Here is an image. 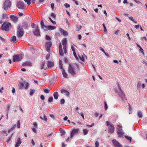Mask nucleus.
Returning <instances> with one entry per match:
<instances>
[{
	"label": "nucleus",
	"instance_id": "obj_1",
	"mask_svg": "<svg viewBox=\"0 0 147 147\" xmlns=\"http://www.w3.org/2000/svg\"><path fill=\"white\" fill-rule=\"evenodd\" d=\"M118 90L117 89H116L115 90V92L117 94L119 97L121 98L123 101L125 102L127 100L126 97L125 96L124 92L122 90L119 84H118Z\"/></svg>",
	"mask_w": 147,
	"mask_h": 147
},
{
	"label": "nucleus",
	"instance_id": "obj_2",
	"mask_svg": "<svg viewBox=\"0 0 147 147\" xmlns=\"http://www.w3.org/2000/svg\"><path fill=\"white\" fill-rule=\"evenodd\" d=\"M23 55L22 54L14 55L13 57V61L14 62H18L22 59Z\"/></svg>",
	"mask_w": 147,
	"mask_h": 147
},
{
	"label": "nucleus",
	"instance_id": "obj_3",
	"mask_svg": "<svg viewBox=\"0 0 147 147\" xmlns=\"http://www.w3.org/2000/svg\"><path fill=\"white\" fill-rule=\"evenodd\" d=\"M24 33V31L23 30V28L21 27L20 25H19L17 30V36L19 38L22 37Z\"/></svg>",
	"mask_w": 147,
	"mask_h": 147
},
{
	"label": "nucleus",
	"instance_id": "obj_4",
	"mask_svg": "<svg viewBox=\"0 0 147 147\" xmlns=\"http://www.w3.org/2000/svg\"><path fill=\"white\" fill-rule=\"evenodd\" d=\"M11 5L10 1L9 0H5L4 3L3 8L4 10H6L10 8Z\"/></svg>",
	"mask_w": 147,
	"mask_h": 147
},
{
	"label": "nucleus",
	"instance_id": "obj_5",
	"mask_svg": "<svg viewBox=\"0 0 147 147\" xmlns=\"http://www.w3.org/2000/svg\"><path fill=\"white\" fill-rule=\"evenodd\" d=\"M11 25L10 23H7L5 22L3 23V25L1 26V29L4 30L5 31H7L9 30V26Z\"/></svg>",
	"mask_w": 147,
	"mask_h": 147
},
{
	"label": "nucleus",
	"instance_id": "obj_6",
	"mask_svg": "<svg viewBox=\"0 0 147 147\" xmlns=\"http://www.w3.org/2000/svg\"><path fill=\"white\" fill-rule=\"evenodd\" d=\"M118 129L117 133L119 137L121 138L123 137V135L124 134V133L122 131V127L118 125H117Z\"/></svg>",
	"mask_w": 147,
	"mask_h": 147
},
{
	"label": "nucleus",
	"instance_id": "obj_7",
	"mask_svg": "<svg viewBox=\"0 0 147 147\" xmlns=\"http://www.w3.org/2000/svg\"><path fill=\"white\" fill-rule=\"evenodd\" d=\"M16 6L18 9H24L26 7V6L24 4V2L21 1H19L18 2Z\"/></svg>",
	"mask_w": 147,
	"mask_h": 147
},
{
	"label": "nucleus",
	"instance_id": "obj_8",
	"mask_svg": "<svg viewBox=\"0 0 147 147\" xmlns=\"http://www.w3.org/2000/svg\"><path fill=\"white\" fill-rule=\"evenodd\" d=\"M68 71V72L72 76H74L76 75V73L70 64H69Z\"/></svg>",
	"mask_w": 147,
	"mask_h": 147
},
{
	"label": "nucleus",
	"instance_id": "obj_9",
	"mask_svg": "<svg viewBox=\"0 0 147 147\" xmlns=\"http://www.w3.org/2000/svg\"><path fill=\"white\" fill-rule=\"evenodd\" d=\"M33 34L36 36H40V32L39 30L38 29V26H37L35 29L33 31Z\"/></svg>",
	"mask_w": 147,
	"mask_h": 147
},
{
	"label": "nucleus",
	"instance_id": "obj_10",
	"mask_svg": "<svg viewBox=\"0 0 147 147\" xmlns=\"http://www.w3.org/2000/svg\"><path fill=\"white\" fill-rule=\"evenodd\" d=\"M52 45V42H47L45 44V47L46 50L49 52L50 51V48Z\"/></svg>",
	"mask_w": 147,
	"mask_h": 147
},
{
	"label": "nucleus",
	"instance_id": "obj_11",
	"mask_svg": "<svg viewBox=\"0 0 147 147\" xmlns=\"http://www.w3.org/2000/svg\"><path fill=\"white\" fill-rule=\"evenodd\" d=\"M114 127L113 124L110 125V126L108 128V132L109 133L112 134L114 132Z\"/></svg>",
	"mask_w": 147,
	"mask_h": 147
},
{
	"label": "nucleus",
	"instance_id": "obj_12",
	"mask_svg": "<svg viewBox=\"0 0 147 147\" xmlns=\"http://www.w3.org/2000/svg\"><path fill=\"white\" fill-rule=\"evenodd\" d=\"M21 27L24 28L25 29H28L30 27V25L28 23L26 22H24L22 23V26Z\"/></svg>",
	"mask_w": 147,
	"mask_h": 147
},
{
	"label": "nucleus",
	"instance_id": "obj_13",
	"mask_svg": "<svg viewBox=\"0 0 147 147\" xmlns=\"http://www.w3.org/2000/svg\"><path fill=\"white\" fill-rule=\"evenodd\" d=\"M79 129H73L71 131V134H70V137L71 138H72L73 137L74 135L75 134L77 133L79 131Z\"/></svg>",
	"mask_w": 147,
	"mask_h": 147
},
{
	"label": "nucleus",
	"instance_id": "obj_14",
	"mask_svg": "<svg viewBox=\"0 0 147 147\" xmlns=\"http://www.w3.org/2000/svg\"><path fill=\"white\" fill-rule=\"evenodd\" d=\"M112 142L115 147H121V145L116 140H113Z\"/></svg>",
	"mask_w": 147,
	"mask_h": 147
},
{
	"label": "nucleus",
	"instance_id": "obj_15",
	"mask_svg": "<svg viewBox=\"0 0 147 147\" xmlns=\"http://www.w3.org/2000/svg\"><path fill=\"white\" fill-rule=\"evenodd\" d=\"M10 18L11 20L14 23H16L17 21L18 18L17 16H15L13 15L10 16Z\"/></svg>",
	"mask_w": 147,
	"mask_h": 147
},
{
	"label": "nucleus",
	"instance_id": "obj_16",
	"mask_svg": "<svg viewBox=\"0 0 147 147\" xmlns=\"http://www.w3.org/2000/svg\"><path fill=\"white\" fill-rule=\"evenodd\" d=\"M59 31L64 36H67L68 35L67 32L65 30H63L62 28H60L59 29Z\"/></svg>",
	"mask_w": 147,
	"mask_h": 147
},
{
	"label": "nucleus",
	"instance_id": "obj_17",
	"mask_svg": "<svg viewBox=\"0 0 147 147\" xmlns=\"http://www.w3.org/2000/svg\"><path fill=\"white\" fill-rule=\"evenodd\" d=\"M45 28L49 30H53L55 29L56 27L52 26H46Z\"/></svg>",
	"mask_w": 147,
	"mask_h": 147
},
{
	"label": "nucleus",
	"instance_id": "obj_18",
	"mask_svg": "<svg viewBox=\"0 0 147 147\" xmlns=\"http://www.w3.org/2000/svg\"><path fill=\"white\" fill-rule=\"evenodd\" d=\"M54 63L51 61H48L47 63V66L48 68H50L54 66Z\"/></svg>",
	"mask_w": 147,
	"mask_h": 147
},
{
	"label": "nucleus",
	"instance_id": "obj_19",
	"mask_svg": "<svg viewBox=\"0 0 147 147\" xmlns=\"http://www.w3.org/2000/svg\"><path fill=\"white\" fill-rule=\"evenodd\" d=\"M22 142L21 141L20 138H18V139L17 142L16 144L15 147H19Z\"/></svg>",
	"mask_w": 147,
	"mask_h": 147
},
{
	"label": "nucleus",
	"instance_id": "obj_20",
	"mask_svg": "<svg viewBox=\"0 0 147 147\" xmlns=\"http://www.w3.org/2000/svg\"><path fill=\"white\" fill-rule=\"evenodd\" d=\"M22 65L24 67L26 66H31L32 65L31 63L30 62L26 61L22 63Z\"/></svg>",
	"mask_w": 147,
	"mask_h": 147
},
{
	"label": "nucleus",
	"instance_id": "obj_21",
	"mask_svg": "<svg viewBox=\"0 0 147 147\" xmlns=\"http://www.w3.org/2000/svg\"><path fill=\"white\" fill-rule=\"evenodd\" d=\"M10 105L9 104H7V109H6V116H7V119H8V114L9 113L10 108Z\"/></svg>",
	"mask_w": 147,
	"mask_h": 147
},
{
	"label": "nucleus",
	"instance_id": "obj_22",
	"mask_svg": "<svg viewBox=\"0 0 147 147\" xmlns=\"http://www.w3.org/2000/svg\"><path fill=\"white\" fill-rule=\"evenodd\" d=\"M10 41L11 42L16 43L17 42L16 38L15 36H13L10 39Z\"/></svg>",
	"mask_w": 147,
	"mask_h": 147
},
{
	"label": "nucleus",
	"instance_id": "obj_23",
	"mask_svg": "<svg viewBox=\"0 0 147 147\" xmlns=\"http://www.w3.org/2000/svg\"><path fill=\"white\" fill-rule=\"evenodd\" d=\"M62 45L63 47H66L67 39L66 38H64L62 40Z\"/></svg>",
	"mask_w": 147,
	"mask_h": 147
},
{
	"label": "nucleus",
	"instance_id": "obj_24",
	"mask_svg": "<svg viewBox=\"0 0 147 147\" xmlns=\"http://www.w3.org/2000/svg\"><path fill=\"white\" fill-rule=\"evenodd\" d=\"M62 74L63 75L65 78H66L67 77V75L64 69H63L62 70Z\"/></svg>",
	"mask_w": 147,
	"mask_h": 147
},
{
	"label": "nucleus",
	"instance_id": "obj_25",
	"mask_svg": "<svg viewBox=\"0 0 147 147\" xmlns=\"http://www.w3.org/2000/svg\"><path fill=\"white\" fill-rule=\"evenodd\" d=\"M53 96L54 98L56 100H57L59 96L58 92H55L53 94Z\"/></svg>",
	"mask_w": 147,
	"mask_h": 147
},
{
	"label": "nucleus",
	"instance_id": "obj_26",
	"mask_svg": "<svg viewBox=\"0 0 147 147\" xmlns=\"http://www.w3.org/2000/svg\"><path fill=\"white\" fill-rule=\"evenodd\" d=\"M59 131H60V132L61 134V136L64 135L65 134L66 132L64 129H62L61 128H60Z\"/></svg>",
	"mask_w": 147,
	"mask_h": 147
},
{
	"label": "nucleus",
	"instance_id": "obj_27",
	"mask_svg": "<svg viewBox=\"0 0 147 147\" xmlns=\"http://www.w3.org/2000/svg\"><path fill=\"white\" fill-rule=\"evenodd\" d=\"M40 119H41L43 120H44V121H47V118L45 114L44 115L43 117H42L41 116H40Z\"/></svg>",
	"mask_w": 147,
	"mask_h": 147
},
{
	"label": "nucleus",
	"instance_id": "obj_28",
	"mask_svg": "<svg viewBox=\"0 0 147 147\" xmlns=\"http://www.w3.org/2000/svg\"><path fill=\"white\" fill-rule=\"evenodd\" d=\"M138 115L139 118H142L143 117L142 112L140 111L138 112Z\"/></svg>",
	"mask_w": 147,
	"mask_h": 147
},
{
	"label": "nucleus",
	"instance_id": "obj_29",
	"mask_svg": "<svg viewBox=\"0 0 147 147\" xmlns=\"http://www.w3.org/2000/svg\"><path fill=\"white\" fill-rule=\"evenodd\" d=\"M8 16V15L7 13H3L2 15V16L1 17V19H4L7 18V17Z\"/></svg>",
	"mask_w": 147,
	"mask_h": 147
},
{
	"label": "nucleus",
	"instance_id": "obj_30",
	"mask_svg": "<svg viewBox=\"0 0 147 147\" xmlns=\"http://www.w3.org/2000/svg\"><path fill=\"white\" fill-rule=\"evenodd\" d=\"M24 84L25 85V86L24 87V88L25 89H27L29 86V83L27 82H24Z\"/></svg>",
	"mask_w": 147,
	"mask_h": 147
},
{
	"label": "nucleus",
	"instance_id": "obj_31",
	"mask_svg": "<svg viewBox=\"0 0 147 147\" xmlns=\"http://www.w3.org/2000/svg\"><path fill=\"white\" fill-rule=\"evenodd\" d=\"M45 61H43L42 62V63L41 65V67H40L41 69H46V67H44V66L45 65Z\"/></svg>",
	"mask_w": 147,
	"mask_h": 147
},
{
	"label": "nucleus",
	"instance_id": "obj_32",
	"mask_svg": "<svg viewBox=\"0 0 147 147\" xmlns=\"http://www.w3.org/2000/svg\"><path fill=\"white\" fill-rule=\"evenodd\" d=\"M40 25L41 28L42 29H43L45 27V28L46 26L45 25L43 21L42 20L40 22Z\"/></svg>",
	"mask_w": 147,
	"mask_h": 147
},
{
	"label": "nucleus",
	"instance_id": "obj_33",
	"mask_svg": "<svg viewBox=\"0 0 147 147\" xmlns=\"http://www.w3.org/2000/svg\"><path fill=\"white\" fill-rule=\"evenodd\" d=\"M35 90H33L32 89H30V94L31 96L33 95V94L35 92Z\"/></svg>",
	"mask_w": 147,
	"mask_h": 147
},
{
	"label": "nucleus",
	"instance_id": "obj_34",
	"mask_svg": "<svg viewBox=\"0 0 147 147\" xmlns=\"http://www.w3.org/2000/svg\"><path fill=\"white\" fill-rule=\"evenodd\" d=\"M24 83H20L19 88L20 89H22L24 88Z\"/></svg>",
	"mask_w": 147,
	"mask_h": 147
},
{
	"label": "nucleus",
	"instance_id": "obj_35",
	"mask_svg": "<svg viewBox=\"0 0 147 147\" xmlns=\"http://www.w3.org/2000/svg\"><path fill=\"white\" fill-rule=\"evenodd\" d=\"M83 131L84 134V135H86L88 134V131L86 129H83Z\"/></svg>",
	"mask_w": 147,
	"mask_h": 147
},
{
	"label": "nucleus",
	"instance_id": "obj_36",
	"mask_svg": "<svg viewBox=\"0 0 147 147\" xmlns=\"http://www.w3.org/2000/svg\"><path fill=\"white\" fill-rule=\"evenodd\" d=\"M125 138H126L127 139L129 140L130 141V142H131V138L130 137L128 136H125Z\"/></svg>",
	"mask_w": 147,
	"mask_h": 147
},
{
	"label": "nucleus",
	"instance_id": "obj_37",
	"mask_svg": "<svg viewBox=\"0 0 147 147\" xmlns=\"http://www.w3.org/2000/svg\"><path fill=\"white\" fill-rule=\"evenodd\" d=\"M104 105H105L104 107H105V110H107L108 109V106L107 103L105 102H105H104Z\"/></svg>",
	"mask_w": 147,
	"mask_h": 147
},
{
	"label": "nucleus",
	"instance_id": "obj_38",
	"mask_svg": "<svg viewBox=\"0 0 147 147\" xmlns=\"http://www.w3.org/2000/svg\"><path fill=\"white\" fill-rule=\"evenodd\" d=\"M59 53L60 55L61 56H63V49H59Z\"/></svg>",
	"mask_w": 147,
	"mask_h": 147
},
{
	"label": "nucleus",
	"instance_id": "obj_39",
	"mask_svg": "<svg viewBox=\"0 0 147 147\" xmlns=\"http://www.w3.org/2000/svg\"><path fill=\"white\" fill-rule=\"evenodd\" d=\"M102 26H103V28H104V32L105 33L106 32H107V29L106 28V27L104 24H102Z\"/></svg>",
	"mask_w": 147,
	"mask_h": 147
},
{
	"label": "nucleus",
	"instance_id": "obj_40",
	"mask_svg": "<svg viewBox=\"0 0 147 147\" xmlns=\"http://www.w3.org/2000/svg\"><path fill=\"white\" fill-rule=\"evenodd\" d=\"M25 2L27 3L28 5H29L31 3V0H24Z\"/></svg>",
	"mask_w": 147,
	"mask_h": 147
},
{
	"label": "nucleus",
	"instance_id": "obj_41",
	"mask_svg": "<svg viewBox=\"0 0 147 147\" xmlns=\"http://www.w3.org/2000/svg\"><path fill=\"white\" fill-rule=\"evenodd\" d=\"M53 98L52 97H50L48 99V101L49 102H51L53 100Z\"/></svg>",
	"mask_w": 147,
	"mask_h": 147
},
{
	"label": "nucleus",
	"instance_id": "obj_42",
	"mask_svg": "<svg viewBox=\"0 0 147 147\" xmlns=\"http://www.w3.org/2000/svg\"><path fill=\"white\" fill-rule=\"evenodd\" d=\"M141 84V83L139 81H138L137 84V87L138 88H140V86Z\"/></svg>",
	"mask_w": 147,
	"mask_h": 147
},
{
	"label": "nucleus",
	"instance_id": "obj_43",
	"mask_svg": "<svg viewBox=\"0 0 147 147\" xmlns=\"http://www.w3.org/2000/svg\"><path fill=\"white\" fill-rule=\"evenodd\" d=\"M51 16L53 18V19H55L56 18V15L53 13H51Z\"/></svg>",
	"mask_w": 147,
	"mask_h": 147
},
{
	"label": "nucleus",
	"instance_id": "obj_44",
	"mask_svg": "<svg viewBox=\"0 0 147 147\" xmlns=\"http://www.w3.org/2000/svg\"><path fill=\"white\" fill-rule=\"evenodd\" d=\"M13 135V134H12V135H11V136L8 139V140H7L6 141V142L7 143H8L10 141Z\"/></svg>",
	"mask_w": 147,
	"mask_h": 147
},
{
	"label": "nucleus",
	"instance_id": "obj_45",
	"mask_svg": "<svg viewBox=\"0 0 147 147\" xmlns=\"http://www.w3.org/2000/svg\"><path fill=\"white\" fill-rule=\"evenodd\" d=\"M17 127L18 128L20 127V121H18L17 124Z\"/></svg>",
	"mask_w": 147,
	"mask_h": 147
},
{
	"label": "nucleus",
	"instance_id": "obj_46",
	"mask_svg": "<svg viewBox=\"0 0 147 147\" xmlns=\"http://www.w3.org/2000/svg\"><path fill=\"white\" fill-rule=\"evenodd\" d=\"M99 142L98 141H96L95 143V147H98L99 146Z\"/></svg>",
	"mask_w": 147,
	"mask_h": 147
},
{
	"label": "nucleus",
	"instance_id": "obj_47",
	"mask_svg": "<svg viewBox=\"0 0 147 147\" xmlns=\"http://www.w3.org/2000/svg\"><path fill=\"white\" fill-rule=\"evenodd\" d=\"M64 6L66 8L70 7V6L69 4L67 3H65L64 4Z\"/></svg>",
	"mask_w": 147,
	"mask_h": 147
},
{
	"label": "nucleus",
	"instance_id": "obj_48",
	"mask_svg": "<svg viewBox=\"0 0 147 147\" xmlns=\"http://www.w3.org/2000/svg\"><path fill=\"white\" fill-rule=\"evenodd\" d=\"M65 102V100L64 99H62L60 101V103L61 104H63Z\"/></svg>",
	"mask_w": 147,
	"mask_h": 147
},
{
	"label": "nucleus",
	"instance_id": "obj_49",
	"mask_svg": "<svg viewBox=\"0 0 147 147\" xmlns=\"http://www.w3.org/2000/svg\"><path fill=\"white\" fill-rule=\"evenodd\" d=\"M44 92L46 93H48L49 92V90L47 89H43Z\"/></svg>",
	"mask_w": 147,
	"mask_h": 147
},
{
	"label": "nucleus",
	"instance_id": "obj_50",
	"mask_svg": "<svg viewBox=\"0 0 147 147\" xmlns=\"http://www.w3.org/2000/svg\"><path fill=\"white\" fill-rule=\"evenodd\" d=\"M82 28L81 26H80V27H79L78 26H76V31H78L80 29Z\"/></svg>",
	"mask_w": 147,
	"mask_h": 147
},
{
	"label": "nucleus",
	"instance_id": "obj_51",
	"mask_svg": "<svg viewBox=\"0 0 147 147\" xmlns=\"http://www.w3.org/2000/svg\"><path fill=\"white\" fill-rule=\"evenodd\" d=\"M45 38L46 40H51L50 37L48 35H46V36Z\"/></svg>",
	"mask_w": 147,
	"mask_h": 147
},
{
	"label": "nucleus",
	"instance_id": "obj_52",
	"mask_svg": "<svg viewBox=\"0 0 147 147\" xmlns=\"http://www.w3.org/2000/svg\"><path fill=\"white\" fill-rule=\"evenodd\" d=\"M73 54L74 55V56L76 58V59L77 60L78 59V57H77V56L76 55V52H73Z\"/></svg>",
	"mask_w": 147,
	"mask_h": 147
},
{
	"label": "nucleus",
	"instance_id": "obj_53",
	"mask_svg": "<svg viewBox=\"0 0 147 147\" xmlns=\"http://www.w3.org/2000/svg\"><path fill=\"white\" fill-rule=\"evenodd\" d=\"M131 111H132L131 108L130 106L129 105V114H131V113H132Z\"/></svg>",
	"mask_w": 147,
	"mask_h": 147
},
{
	"label": "nucleus",
	"instance_id": "obj_54",
	"mask_svg": "<svg viewBox=\"0 0 147 147\" xmlns=\"http://www.w3.org/2000/svg\"><path fill=\"white\" fill-rule=\"evenodd\" d=\"M80 59L82 61L84 62V59L82 56L81 57H79Z\"/></svg>",
	"mask_w": 147,
	"mask_h": 147
},
{
	"label": "nucleus",
	"instance_id": "obj_55",
	"mask_svg": "<svg viewBox=\"0 0 147 147\" xmlns=\"http://www.w3.org/2000/svg\"><path fill=\"white\" fill-rule=\"evenodd\" d=\"M67 90H66L62 89L61 90V92L62 93H66V92H67Z\"/></svg>",
	"mask_w": 147,
	"mask_h": 147
},
{
	"label": "nucleus",
	"instance_id": "obj_56",
	"mask_svg": "<svg viewBox=\"0 0 147 147\" xmlns=\"http://www.w3.org/2000/svg\"><path fill=\"white\" fill-rule=\"evenodd\" d=\"M53 134V133L52 132H51L50 134H48L46 136H45L46 137H49L51 136Z\"/></svg>",
	"mask_w": 147,
	"mask_h": 147
},
{
	"label": "nucleus",
	"instance_id": "obj_57",
	"mask_svg": "<svg viewBox=\"0 0 147 147\" xmlns=\"http://www.w3.org/2000/svg\"><path fill=\"white\" fill-rule=\"evenodd\" d=\"M142 61L143 63L146 64V65H147V62L145 60L142 59Z\"/></svg>",
	"mask_w": 147,
	"mask_h": 147
},
{
	"label": "nucleus",
	"instance_id": "obj_58",
	"mask_svg": "<svg viewBox=\"0 0 147 147\" xmlns=\"http://www.w3.org/2000/svg\"><path fill=\"white\" fill-rule=\"evenodd\" d=\"M32 131L35 133H36L37 132V131L36 130V129L34 127L32 128Z\"/></svg>",
	"mask_w": 147,
	"mask_h": 147
},
{
	"label": "nucleus",
	"instance_id": "obj_59",
	"mask_svg": "<svg viewBox=\"0 0 147 147\" xmlns=\"http://www.w3.org/2000/svg\"><path fill=\"white\" fill-rule=\"evenodd\" d=\"M129 20H131L132 22L134 21V18L131 16L129 17Z\"/></svg>",
	"mask_w": 147,
	"mask_h": 147
},
{
	"label": "nucleus",
	"instance_id": "obj_60",
	"mask_svg": "<svg viewBox=\"0 0 147 147\" xmlns=\"http://www.w3.org/2000/svg\"><path fill=\"white\" fill-rule=\"evenodd\" d=\"M16 127V124H15L12 126L11 128V129L12 131Z\"/></svg>",
	"mask_w": 147,
	"mask_h": 147
},
{
	"label": "nucleus",
	"instance_id": "obj_61",
	"mask_svg": "<svg viewBox=\"0 0 147 147\" xmlns=\"http://www.w3.org/2000/svg\"><path fill=\"white\" fill-rule=\"evenodd\" d=\"M71 49L72 51H73V52H75V48H74V47L72 46V45H71Z\"/></svg>",
	"mask_w": 147,
	"mask_h": 147
},
{
	"label": "nucleus",
	"instance_id": "obj_62",
	"mask_svg": "<svg viewBox=\"0 0 147 147\" xmlns=\"http://www.w3.org/2000/svg\"><path fill=\"white\" fill-rule=\"evenodd\" d=\"M64 61H65V63H68V60L67 58H65L64 59Z\"/></svg>",
	"mask_w": 147,
	"mask_h": 147
},
{
	"label": "nucleus",
	"instance_id": "obj_63",
	"mask_svg": "<svg viewBox=\"0 0 147 147\" xmlns=\"http://www.w3.org/2000/svg\"><path fill=\"white\" fill-rule=\"evenodd\" d=\"M59 49L61 50V49H62V45H61V43H60V44L59 45Z\"/></svg>",
	"mask_w": 147,
	"mask_h": 147
},
{
	"label": "nucleus",
	"instance_id": "obj_64",
	"mask_svg": "<svg viewBox=\"0 0 147 147\" xmlns=\"http://www.w3.org/2000/svg\"><path fill=\"white\" fill-rule=\"evenodd\" d=\"M75 65L76 66L75 67V68H77L79 71L80 70V69L78 65L76 63H75Z\"/></svg>",
	"mask_w": 147,
	"mask_h": 147
}]
</instances>
